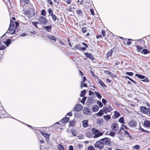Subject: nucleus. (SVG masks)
I'll list each match as a JSON object with an SVG mask.
<instances>
[{
  "label": "nucleus",
  "mask_w": 150,
  "mask_h": 150,
  "mask_svg": "<svg viewBox=\"0 0 150 150\" xmlns=\"http://www.w3.org/2000/svg\"><path fill=\"white\" fill-rule=\"evenodd\" d=\"M78 138L79 139H82L84 138V136L82 134H80L78 136Z\"/></svg>",
  "instance_id": "obj_53"
},
{
  "label": "nucleus",
  "mask_w": 150,
  "mask_h": 150,
  "mask_svg": "<svg viewBox=\"0 0 150 150\" xmlns=\"http://www.w3.org/2000/svg\"><path fill=\"white\" fill-rule=\"evenodd\" d=\"M86 27H83L82 28V31L83 33L86 32Z\"/></svg>",
  "instance_id": "obj_56"
},
{
  "label": "nucleus",
  "mask_w": 150,
  "mask_h": 150,
  "mask_svg": "<svg viewBox=\"0 0 150 150\" xmlns=\"http://www.w3.org/2000/svg\"><path fill=\"white\" fill-rule=\"evenodd\" d=\"M10 25H11V26H13L14 27V22L12 20H11V21H10Z\"/></svg>",
  "instance_id": "obj_61"
},
{
  "label": "nucleus",
  "mask_w": 150,
  "mask_h": 150,
  "mask_svg": "<svg viewBox=\"0 0 150 150\" xmlns=\"http://www.w3.org/2000/svg\"><path fill=\"white\" fill-rule=\"evenodd\" d=\"M86 80V77L84 76L83 77V79L82 80L81 83H83Z\"/></svg>",
  "instance_id": "obj_59"
},
{
  "label": "nucleus",
  "mask_w": 150,
  "mask_h": 150,
  "mask_svg": "<svg viewBox=\"0 0 150 150\" xmlns=\"http://www.w3.org/2000/svg\"><path fill=\"white\" fill-rule=\"evenodd\" d=\"M74 48L83 51L86 50V47H81L80 44H76L74 46Z\"/></svg>",
  "instance_id": "obj_9"
},
{
  "label": "nucleus",
  "mask_w": 150,
  "mask_h": 150,
  "mask_svg": "<svg viewBox=\"0 0 150 150\" xmlns=\"http://www.w3.org/2000/svg\"><path fill=\"white\" fill-rule=\"evenodd\" d=\"M143 125L145 127L150 128V121L147 120H144L143 122Z\"/></svg>",
  "instance_id": "obj_8"
},
{
  "label": "nucleus",
  "mask_w": 150,
  "mask_h": 150,
  "mask_svg": "<svg viewBox=\"0 0 150 150\" xmlns=\"http://www.w3.org/2000/svg\"><path fill=\"white\" fill-rule=\"evenodd\" d=\"M135 76L138 77V78L141 79H144L145 76L141 75L138 74H136Z\"/></svg>",
  "instance_id": "obj_29"
},
{
  "label": "nucleus",
  "mask_w": 150,
  "mask_h": 150,
  "mask_svg": "<svg viewBox=\"0 0 150 150\" xmlns=\"http://www.w3.org/2000/svg\"><path fill=\"white\" fill-rule=\"evenodd\" d=\"M40 133L47 141H48L50 139V134H48L46 133H44L42 131H40Z\"/></svg>",
  "instance_id": "obj_11"
},
{
  "label": "nucleus",
  "mask_w": 150,
  "mask_h": 150,
  "mask_svg": "<svg viewBox=\"0 0 150 150\" xmlns=\"http://www.w3.org/2000/svg\"><path fill=\"white\" fill-rule=\"evenodd\" d=\"M85 55L86 56L89 58L91 60H93L94 59V57L90 53L85 52Z\"/></svg>",
  "instance_id": "obj_19"
},
{
  "label": "nucleus",
  "mask_w": 150,
  "mask_h": 150,
  "mask_svg": "<svg viewBox=\"0 0 150 150\" xmlns=\"http://www.w3.org/2000/svg\"><path fill=\"white\" fill-rule=\"evenodd\" d=\"M75 125V122L74 121H71L69 122V125L71 126H74Z\"/></svg>",
  "instance_id": "obj_44"
},
{
  "label": "nucleus",
  "mask_w": 150,
  "mask_h": 150,
  "mask_svg": "<svg viewBox=\"0 0 150 150\" xmlns=\"http://www.w3.org/2000/svg\"><path fill=\"white\" fill-rule=\"evenodd\" d=\"M137 41L140 42L142 43H144V40L142 39L137 40Z\"/></svg>",
  "instance_id": "obj_57"
},
{
  "label": "nucleus",
  "mask_w": 150,
  "mask_h": 150,
  "mask_svg": "<svg viewBox=\"0 0 150 150\" xmlns=\"http://www.w3.org/2000/svg\"><path fill=\"white\" fill-rule=\"evenodd\" d=\"M134 148L136 149H138L140 148V146L138 145H135L134 146Z\"/></svg>",
  "instance_id": "obj_52"
},
{
  "label": "nucleus",
  "mask_w": 150,
  "mask_h": 150,
  "mask_svg": "<svg viewBox=\"0 0 150 150\" xmlns=\"http://www.w3.org/2000/svg\"><path fill=\"white\" fill-rule=\"evenodd\" d=\"M88 150H95L93 146H89L88 149Z\"/></svg>",
  "instance_id": "obj_49"
},
{
  "label": "nucleus",
  "mask_w": 150,
  "mask_h": 150,
  "mask_svg": "<svg viewBox=\"0 0 150 150\" xmlns=\"http://www.w3.org/2000/svg\"><path fill=\"white\" fill-rule=\"evenodd\" d=\"M51 16L52 17L53 20H54V21H55L57 19V17L56 16L53 14H52Z\"/></svg>",
  "instance_id": "obj_51"
},
{
  "label": "nucleus",
  "mask_w": 150,
  "mask_h": 150,
  "mask_svg": "<svg viewBox=\"0 0 150 150\" xmlns=\"http://www.w3.org/2000/svg\"><path fill=\"white\" fill-rule=\"evenodd\" d=\"M139 130L140 131H141L142 132H146L147 133H150V131H148V130H145L144 129H143L141 127H139Z\"/></svg>",
  "instance_id": "obj_34"
},
{
  "label": "nucleus",
  "mask_w": 150,
  "mask_h": 150,
  "mask_svg": "<svg viewBox=\"0 0 150 150\" xmlns=\"http://www.w3.org/2000/svg\"><path fill=\"white\" fill-rule=\"evenodd\" d=\"M69 121V118L68 117H65L62 119L60 122L62 123H67Z\"/></svg>",
  "instance_id": "obj_17"
},
{
  "label": "nucleus",
  "mask_w": 150,
  "mask_h": 150,
  "mask_svg": "<svg viewBox=\"0 0 150 150\" xmlns=\"http://www.w3.org/2000/svg\"><path fill=\"white\" fill-rule=\"evenodd\" d=\"M86 93V90H84L83 91H82L80 95V96L81 97H83L85 95Z\"/></svg>",
  "instance_id": "obj_35"
},
{
  "label": "nucleus",
  "mask_w": 150,
  "mask_h": 150,
  "mask_svg": "<svg viewBox=\"0 0 150 150\" xmlns=\"http://www.w3.org/2000/svg\"><path fill=\"white\" fill-rule=\"evenodd\" d=\"M83 111L84 114L87 115H90L91 113V111L90 109L86 107L84 108Z\"/></svg>",
  "instance_id": "obj_7"
},
{
  "label": "nucleus",
  "mask_w": 150,
  "mask_h": 150,
  "mask_svg": "<svg viewBox=\"0 0 150 150\" xmlns=\"http://www.w3.org/2000/svg\"><path fill=\"white\" fill-rule=\"evenodd\" d=\"M97 103L99 105V107L100 108H102L103 106V103H101V101L99 100H98L97 102Z\"/></svg>",
  "instance_id": "obj_40"
},
{
  "label": "nucleus",
  "mask_w": 150,
  "mask_h": 150,
  "mask_svg": "<svg viewBox=\"0 0 150 150\" xmlns=\"http://www.w3.org/2000/svg\"><path fill=\"white\" fill-rule=\"evenodd\" d=\"M102 103L104 104V105H105L106 103L107 102V100H106L104 98H103L102 99Z\"/></svg>",
  "instance_id": "obj_60"
},
{
  "label": "nucleus",
  "mask_w": 150,
  "mask_h": 150,
  "mask_svg": "<svg viewBox=\"0 0 150 150\" xmlns=\"http://www.w3.org/2000/svg\"><path fill=\"white\" fill-rule=\"evenodd\" d=\"M103 142V144L104 145H109L111 143L110 140V138H105L101 139Z\"/></svg>",
  "instance_id": "obj_4"
},
{
  "label": "nucleus",
  "mask_w": 150,
  "mask_h": 150,
  "mask_svg": "<svg viewBox=\"0 0 150 150\" xmlns=\"http://www.w3.org/2000/svg\"><path fill=\"white\" fill-rule=\"evenodd\" d=\"M92 109L93 112H96L99 110V107L97 105H94L93 106Z\"/></svg>",
  "instance_id": "obj_20"
},
{
  "label": "nucleus",
  "mask_w": 150,
  "mask_h": 150,
  "mask_svg": "<svg viewBox=\"0 0 150 150\" xmlns=\"http://www.w3.org/2000/svg\"><path fill=\"white\" fill-rule=\"evenodd\" d=\"M26 15H29L30 17L33 16L35 14V12L32 8L29 9L26 12H25Z\"/></svg>",
  "instance_id": "obj_5"
},
{
  "label": "nucleus",
  "mask_w": 150,
  "mask_h": 150,
  "mask_svg": "<svg viewBox=\"0 0 150 150\" xmlns=\"http://www.w3.org/2000/svg\"><path fill=\"white\" fill-rule=\"evenodd\" d=\"M113 49L111 50L107 53L106 56V58L107 59H108L109 57L111 58L112 57V54L113 52Z\"/></svg>",
  "instance_id": "obj_15"
},
{
  "label": "nucleus",
  "mask_w": 150,
  "mask_h": 150,
  "mask_svg": "<svg viewBox=\"0 0 150 150\" xmlns=\"http://www.w3.org/2000/svg\"><path fill=\"white\" fill-rule=\"evenodd\" d=\"M83 126L84 127H86L88 125V120H84L82 121Z\"/></svg>",
  "instance_id": "obj_21"
},
{
  "label": "nucleus",
  "mask_w": 150,
  "mask_h": 150,
  "mask_svg": "<svg viewBox=\"0 0 150 150\" xmlns=\"http://www.w3.org/2000/svg\"><path fill=\"white\" fill-rule=\"evenodd\" d=\"M114 113V116L116 118L120 116V113L116 111H115Z\"/></svg>",
  "instance_id": "obj_28"
},
{
  "label": "nucleus",
  "mask_w": 150,
  "mask_h": 150,
  "mask_svg": "<svg viewBox=\"0 0 150 150\" xmlns=\"http://www.w3.org/2000/svg\"><path fill=\"white\" fill-rule=\"evenodd\" d=\"M18 30H16V28H15V29L13 30H12V31H10L8 32L7 31L5 34H10L11 35H13L15 34L16 33V32H18Z\"/></svg>",
  "instance_id": "obj_18"
},
{
  "label": "nucleus",
  "mask_w": 150,
  "mask_h": 150,
  "mask_svg": "<svg viewBox=\"0 0 150 150\" xmlns=\"http://www.w3.org/2000/svg\"><path fill=\"white\" fill-rule=\"evenodd\" d=\"M111 128L112 129L115 131H116L118 129V127L117 124L116 123H113L111 125Z\"/></svg>",
  "instance_id": "obj_10"
},
{
  "label": "nucleus",
  "mask_w": 150,
  "mask_h": 150,
  "mask_svg": "<svg viewBox=\"0 0 150 150\" xmlns=\"http://www.w3.org/2000/svg\"><path fill=\"white\" fill-rule=\"evenodd\" d=\"M14 27L13 26L9 25V27L8 30L7 31L8 32L10 31H12L14 30Z\"/></svg>",
  "instance_id": "obj_39"
},
{
  "label": "nucleus",
  "mask_w": 150,
  "mask_h": 150,
  "mask_svg": "<svg viewBox=\"0 0 150 150\" xmlns=\"http://www.w3.org/2000/svg\"><path fill=\"white\" fill-rule=\"evenodd\" d=\"M44 28L48 32H50L52 29V27L50 25L44 26Z\"/></svg>",
  "instance_id": "obj_26"
},
{
  "label": "nucleus",
  "mask_w": 150,
  "mask_h": 150,
  "mask_svg": "<svg viewBox=\"0 0 150 150\" xmlns=\"http://www.w3.org/2000/svg\"><path fill=\"white\" fill-rule=\"evenodd\" d=\"M57 148L59 150H64V147L60 144L58 145Z\"/></svg>",
  "instance_id": "obj_33"
},
{
  "label": "nucleus",
  "mask_w": 150,
  "mask_h": 150,
  "mask_svg": "<svg viewBox=\"0 0 150 150\" xmlns=\"http://www.w3.org/2000/svg\"><path fill=\"white\" fill-rule=\"evenodd\" d=\"M93 134L90 132H87L86 133V136L88 138H91L93 137Z\"/></svg>",
  "instance_id": "obj_25"
},
{
  "label": "nucleus",
  "mask_w": 150,
  "mask_h": 150,
  "mask_svg": "<svg viewBox=\"0 0 150 150\" xmlns=\"http://www.w3.org/2000/svg\"><path fill=\"white\" fill-rule=\"evenodd\" d=\"M103 117L106 121H108L110 119L111 116L110 115H104Z\"/></svg>",
  "instance_id": "obj_24"
},
{
  "label": "nucleus",
  "mask_w": 150,
  "mask_h": 150,
  "mask_svg": "<svg viewBox=\"0 0 150 150\" xmlns=\"http://www.w3.org/2000/svg\"><path fill=\"white\" fill-rule=\"evenodd\" d=\"M105 114H107L108 112H110L112 110V107L111 106L103 108Z\"/></svg>",
  "instance_id": "obj_12"
},
{
  "label": "nucleus",
  "mask_w": 150,
  "mask_h": 150,
  "mask_svg": "<svg viewBox=\"0 0 150 150\" xmlns=\"http://www.w3.org/2000/svg\"><path fill=\"white\" fill-rule=\"evenodd\" d=\"M86 97L83 96V98L82 100L81 101V103H82L83 104H84L85 103V102L86 100Z\"/></svg>",
  "instance_id": "obj_41"
},
{
  "label": "nucleus",
  "mask_w": 150,
  "mask_h": 150,
  "mask_svg": "<svg viewBox=\"0 0 150 150\" xmlns=\"http://www.w3.org/2000/svg\"><path fill=\"white\" fill-rule=\"evenodd\" d=\"M47 11H48V13H49V14L51 16L53 14V12H52V10L51 9V8L49 9Z\"/></svg>",
  "instance_id": "obj_45"
},
{
  "label": "nucleus",
  "mask_w": 150,
  "mask_h": 150,
  "mask_svg": "<svg viewBox=\"0 0 150 150\" xmlns=\"http://www.w3.org/2000/svg\"><path fill=\"white\" fill-rule=\"evenodd\" d=\"M128 41L127 42V44L128 45H130L131 43V41H130V40H133L130 39H128Z\"/></svg>",
  "instance_id": "obj_58"
},
{
  "label": "nucleus",
  "mask_w": 150,
  "mask_h": 150,
  "mask_svg": "<svg viewBox=\"0 0 150 150\" xmlns=\"http://www.w3.org/2000/svg\"><path fill=\"white\" fill-rule=\"evenodd\" d=\"M141 112L144 114H146L148 112V109L145 106H141L140 108Z\"/></svg>",
  "instance_id": "obj_14"
},
{
  "label": "nucleus",
  "mask_w": 150,
  "mask_h": 150,
  "mask_svg": "<svg viewBox=\"0 0 150 150\" xmlns=\"http://www.w3.org/2000/svg\"><path fill=\"white\" fill-rule=\"evenodd\" d=\"M127 79H129L130 81H131L134 82V83H137L136 81H134L132 79H131V78H130V77H129L128 76H126L125 77Z\"/></svg>",
  "instance_id": "obj_47"
},
{
  "label": "nucleus",
  "mask_w": 150,
  "mask_h": 150,
  "mask_svg": "<svg viewBox=\"0 0 150 150\" xmlns=\"http://www.w3.org/2000/svg\"><path fill=\"white\" fill-rule=\"evenodd\" d=\"M39 24V23L37 22H32V24L35 27L38 28L37 24Z\"/></svg>",
  "instance_id": "obj_50"
},
{
  "label": "nucleus",
  "mask_w": 150,
  "mask_h": 150,
  "mask_svg": "<svg viewBox=\"0 0 150 150\" xmlns=\"http://www.w3.org/2000/svg\"><path fill=\"white\" fill-rule=\"evenodd\" d=\"M126 74L129 76H132L133 75V73L132 72H127L126 73Z\"/></svg>",
  "instance_id": "obj_55"
},
{
  "label": "nucleus",
  "mask_w": 150,
  "mask_h": 150,
  "mask_svg": "<svg viewBox=\"0 0 150 150\" xmlns=\"http://www.w3.org/2000/svg\"><path fill=\"white\" fill-rule=\"evenodd\" d=\"M104 110H101L100 111L96 114V115L97 116L101 117L104 114Z\"/></svg>",
  "instance_id": "obj_23"
},
{
  "label": "nucleus",
  "mask_w": 150,
  "mask_h": 150,
  "mask_svg": "<svg viewBox=\"0 0 150 150\" xmlns=\"http://www.w3.org/2000/svg\"><path fill=\"white\" fill-rule=\"evenodd\" d=\"M95 93L96 95V96L99 99H101L102 98V96L100 94V93L98 92H95Z\"/></svg>",
  "instance_id": "obj_36"
},
{
  "label": "nucleus",
  "mask_w": 150,
  "mask_h": 150,
  "mask_svg": "<svg viewBox=\"0 0 150 150\" xmlns=\"http://www.w3.org/2000/svg\"><path fill=\"white\" fill-rule=\"evenodd\" d=\"M71 132L74 136H75L76 135L77 132L76 130L75 129H71Z\"/></svg>",
  "instance_id": "obj_30"
},
{
  "label": "nucleus",
  "mask_w": 150,
  "mask_h": 150,
  "mask_svg": "<svg viewBox=\"0 0 150 150\" xmlns=\"http://www.w3.org/2000/svg\"><path fill=\"white\" fill-rule=\"evenodd\" d=\"M104 145L103 142L100 140L98 142H97L95 144V146L96 148H98L99 149H101L103 147Z\"/></svg>",
  "instance_id": "obj_2"
},
{
  "label": "nucleus",
  "mask_w": 150,
  "mask_h": 150,
  "mask_svg": "<svg viewBox=\"0 0 150 150\" xmlns=\"http://www.w3.org/2000/svg\"><path fill=\"white\" fill-rule=\"evenodd\" d=\"M93 101V99L92 97H89L88 98L86 103L88 105H90L92 104Z\"/></svg>",
  "instance_id": "obj_16"
},
{
  "label": "nucleus",
  "mask_w": 150,
  "mask_h": 150,
  "mask_svg": "<svg viewBox=\"0 0 150 150\" xmlns=\"http://www.w3.org/2000/svg\"><path fill=\"white\" fill-rule=\"evenodd\" d=\"M46 11L45 10L43 9L42 11L41 14L42 15L45 16V15L46 14Z\"/></svg>",
  "instance_id": "obj_48"
},
{
  "label": "nucleus",
  "mask_w": 150,
  "mask_h": 150,
  "mask_svg": "<svg viewBox=\"0 0 150 150\" xmlns=\"http://www.w3.org/2000/svg\"><path fill=\"white\" fill-rule=\"evenodd\" d=\"M119 122L120 123H121L122 124H125V122L124 120V118L123 117H121L119 120Z\"/></svg>",
  "instance_id": "obj_38"
},
{
  "label": "nucleus",
  "mask_w": 150,
  "mask_h": 150,
  "mask_svg": "<svg viewBox=\"0 0 150 150\" xmlns=\"http://www.w3.org/2000/svg\"><path fill=\"white\" fill-rule=\"evenodd\" d=\"M129 125L131 127H135L137 125V123L134 120H131L128 123Z\"/></svg>",
  "instance_id": "obj_13"
},
{
  "label": "nucleus",
  "mask_w": 150,
  "mask_h": 150,
  "mask_svg": "<svg viewBox=\"0 0 150 150\" xmlns=\"http://www.w3.org/2000/svg\"><path fill=\"white\" fill-rule=\"evenodd\" d=\"M137 48L138 52H140L142 49H143V48L141 46L139 45L137 46Z\"/></svg>",
  "instance_id": "obj_46"
},
{
  "label": "nucleus",
  "mask_w": 150,
  "mask_h": 150,
  "mask_svg": "<svg viewBox=\"0 0 150 150\" xmlns=\"http://www.w3.org/2000/svg\"><path fill=\"white\" fill-rule=\"evenodd\" d=\"M83 106L81 104L76 105L74 108V110L76 112H79L81 111L83 109Z\"/></svg>",
  "instance_id": "obj_6"
},
{
  "label": "nucleus",
  "mask_w": 150,
  "mask_h": 150,
  "mask_svg": "<svg viewBox=\"0 0 150 150\" xmlns=\"http://www.w3.org/2000/svg\"><path fill=\"white\" fill-rule=\"evenodd\" d=\"M149 53V51L146 49H144L143 50L142 52V53H143L144 54H146Z\"/></svg>",
  "instance_id": "obj_32"
},
{
  "label": "nucleus",
  "mask_w": 150,
  "mask_h": 150,
  "mask_svg": "<svg viewBox=\"0 0 150 150\" xmlns=\"http://www.w3.org/2000/svg\"><path fill=\"white\" fill-rule=\"evenodd\" d=\"M103 123V120L102 119H98L97 120V123L98 125H100Z\"/></svg>",
  "instance_id": "obj_37"
},
{
  "label": "nucleus",
  "mask_w": 150,
  "mask_h": 150,
  "mask_svg": "<svg viewBox=\"0 0 150 150\" xmlns=\"http://www.w3.org/2000/svg\"><path fill=\"white\" fill-rule=\"evenodd\" d=\"M47 38L49 39L50 40H52L54 41H56V39L53 36L48 35L47 36Z\"/></svg>",
  "instance_id": "obj_22"
},
{
  "label": "nucleus",
  "mask_w": 150,
  "mask_h": 150,
  "mask_svg": "<svg viewBox=\"0 0 150 150\" xmlns=\"http://www.w3.org/2000/svg\"><path fill=\"white\" fill-rule=\"evenodd\" d=\"M110 135L112 137H114L115 136V132H110Z\"/></svg>",
  "instance_id": "obj_62"
},
{
  "label": "nucleus",
  "mask_w": 150,
  "mask_h": 150,
  "mask_svg": "<svg viewBox=\"0 0 150 150\" xmlns=\"http://www.w3.org/2000/svg\"><path fill=\"white\" fill-rule=\"evenodd\" d=\"M10 115L6 113L5 114L4 116H2V117H10Z\"/></svg>",
  "instance_id": "obj_42"
},
{
  "label": "nucleus",
  "mask_w": 150,
  "mask_h": 150,
  "mask_svg": "<svg viewBox=\"0 0 150 150\" xmlns=\"http://www.w3.org/2000/svg\"><path fill=\"white\" fill-rule=\"evenodd\" d=\"M38 21L41 23L45 25L47 23V20L46 18L43 16H40L38 18Z\"/></svg>",
  "instance_id": "obj_3"
},
{
  "label": "nucleus",
  "mask_w": 150,
  "mask_h": 150,
  "mask_svg": "<svg viewBox=\"0 0 150 150\" xmlns=\"http://www.w3.org/2000/svg\"><path fill=\"white\" fill-rule=\"evenodd\" d=\"M91 13L93 15H94V13L93 10V9H91L90 10Z\"/></svg>",
  "instance_id": "obj_63"
},
{
  "label": "nucleus",
  "mask_w": 150,
  "mask_h": 150,
  "mask_svg": "<svg viewBox=\"0 0 150 150\" xmlns=\"http://www.w3.org/2000/svg\"><path fill=\"white\" fill-rule=\"evenodd\" d=\"M11 40L10 39H7L5 42H4V44L7 46H8L9 44L11 43Z\"/></svg>",
  "instance_id": "obj_31"
},
{
  "label": "nucleus",
  "mask_w": 150,
  "mask_h": 150,
  "mask_svg": "<svg viewBox=\"0 0 150 150\" xmlns=\"http://www.w3.org/2000/svg\"><path fill=\"white\" fill-rule=\"evenodd\" d=\"M92 132L93 134H95L93 137L94 138H97L99 137L102 136L103 133L102 132H100L99 131L95 128H93L92 129Z\"/></svg>",
  "instance_id": "obj_1"
},
{
  "label": "nucleus",
  "mask_w": 150,
  "mask_h": 150,
  "mask_svg": "<svg viewBox=\"0 0 150 150\" xmlns=\"http://www.w3.org/2000/svg\"><path fill=\"white\" fill-rule=\"evenodd\" d=\"M122 128H123V127H122ZM123 129L124 130V131L125 132V134L128 135L130 138H131V136L129 135V132H128L127 131L124 130V129Z\"/></svg>",
  "instance_id": "obj_43"
},
{
  "label": "nucleus",
  "mask_w": 150,
  "mask_h": 150,
  "mask_svg": "<svg viewBox=\"0 0 150 150\" xmlns=\"http://www.w3.org/2000/svg\"><path fill=\"white\" fill-rule=\"evenodd\" d=\"M69 150H74L73 149V147L72 145L69 146Z\"/></svg>",
  "instance_id": "obj_64"
},
{
  "label": "nucleus",
  "mask_w": 150,
  "mask_h": 150,
  "mask_svg": "<svg viewBox=\"0 0 150 150\" xmlns=\"http://www.w3.org/2000/svg\"><path fill=\"white\" fill-rule=\"evenodd\" d=\"M97 81H98L99 83L101 86L104 87L105 86L104 83L100 79H99L98 77H97Z\"/></svg>",
  "instance_id": "obj_27"
},
{
  "label": "nucleus",
  "mask_w": 150,
  "mask_h": 150,
  "mask_svg": "<svg viewBox=\"0 0 150 150\" xmlns=\"http://www.w3.org/2000/svg\"><path fill=\"white\" fill-rule=\"evenodd\" d=\"M47 2L51 6H52L53 5V4L51 0H47Z\"/></svg>",
  "instance_id": "obj_54"
}]
</instances>
